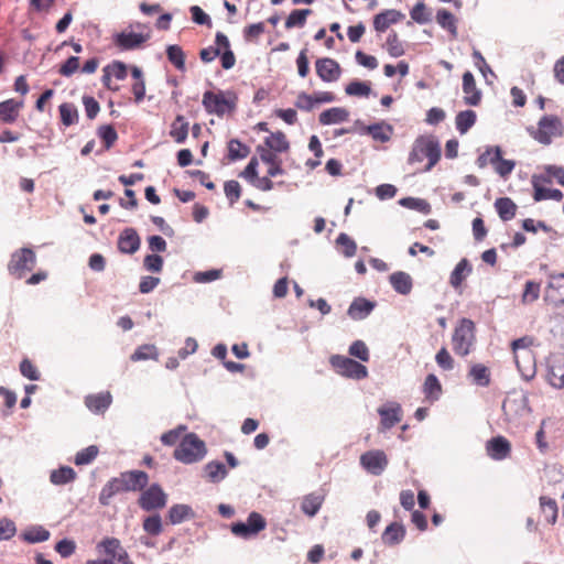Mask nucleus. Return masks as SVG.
<instances>
[{"instance_id": "50", "label": "nucleus", "mask_w": 564, "mask_h": 564, "mask_svg": "<svg viewBox=\"0 0 564 564\" xmlns=\"http://www.w3.org/2000/svg\"><path fill=\"white\" fill-rule=\"evenodd\" d=\"M97 134L104 142V145L107 150L113 147L118 139V133L111 124L100 126L98 128Z\"/></svg>"}, {"instance_id": "10", "label": "nucleus", "mask_w": 564, "mask_h": 564, "mask_svg": "<svg viewBox=\"0 0 564 564\" xmlns=\"http://www.w3.org/2000/svg\"><path fill=\"white\" fill-rule=\"evenodd\" d=\"M389 464L386 453L381 449H371L360 456V465L369 474L381 475Z\"/></svg>"}, {"instance_id": "1", "label": "nucleus", "mask_w": 564, "mask_h": 564, "mask_svg": "<svg viewBox=\"0 0 564 564\" xmlns=\"http://www.w3.org/2000/svg\"><path fill=\"white\" fill-rule=\"evenodd\" d=\"M427 159V163L422 171H431L441 159V147L438 141L433 135H420L412 145L409 153L408 163L416 165Z\"/></svg>"}, {"instance_id": "38", "label": "nucleus", "mask_w": 564, "mask_h": 564, "mask_svg": "<svg viewBox=\"0 0 564 564\" xmlns=\"http://www.w3.org/2000/svg\"><path fill=\"white\" fill-rule=\"evenodd\" d=\"M76 471L69 466H62L51 471L50 480L52 484L61 486L74 481Z\"/></svg>"}, {"instance_id": "39", "label": "nucleus", "mask_w": 564, "mask_h": 564, "mask_svg": "<svg viewBox=\"0 0 564 564\" xmlns=\"http://www.w3.org/2000/svg\"><path fill=\"white\" fill-rule=\"evenodd\" d=\"M324 497L316 494L305 496L301 502V510L308 517H314L321 509Z\"/></svg>"}, {"instance_id": "25", "label": "nucleus", "mask_w": 564, "mask_h": 564, "mask_svg": "<svg viewBox=\"0 0 564 564\" xmlns=\"http://www.w3.org/2000/svg\"><path fill=\"white\" fill-rule=\"evenodd\" d=\"M349 119V111L343 107H333L319 113L318 121L323 126L345 122Z\"/></svg>"}, {"instance_id": "36", "label": "nucleus", "mask_w": 564, "mask_h": 564, "mask_svg": "<svg viewBox=\"0 0 564 564\" xmlns=\"http://www.w3.org/2000/svg\"><path fill=\"white\" fill-rule=\"evenodd\" d=\"M468 376L476 386L488 387L490 384V371L482 364L473 365Z\"/></svg>"}, {"instance_id": "42", "label": "nucleus", "mask_w": 564, "mask_h": 564, "mask_svg": "<svg viewBox=\"0 0 564 564\" xmlns=\"http://www.w3.org/2000/svg\"><path fill=\"white\" fill-rule=\"evenodd\" d=\"M166 56L169 62L177 69H185V53L177 44H171L166 47Z\"/></svg>"}, {"instance_id": "16", "label": "nucleus", "mask_w": 564, "mask_h": 564, "mask_svg": "<svg viewBox=\"0 0 564 564\" xmlns=\"http://www.w3.org/2000/svg\"><path fill=\"white\" fill-rule=\"evenodd\" d=\"M140 248V237L135 229L126 228L119 236L118 239V249L122 253H134Z\"/></svg>"}, {"instance_id": "60", "label": "nucleus", "mask_w": 564, "mask_h": 564, "mask_svg": "<svg viewBox=\"0 0 564 564\" xmlns=\"http://www.w3.org/2000/svg\"><path fill=\"white\" fill-rule=\"evenodd\" d=\"M224 192H225L227 199L229 200V204L234 205L235 203H237L239 200V198L241 196V186H240L239 182L230 180V181L225 182Z\"/></svg>"}, {"instance_id": "35", "label": "nucleus", "mask_w": 564, "mask_h": 564, "mask_svg": "<svg viewBox=\"0 0 564 564\" xmlns=\"http://www.w3.org/2000/svg\"><path fill=\"white\" fill-rule=\"evenodd\" d=\"M471 272V265L467 259H462L452 271L449 283L453 288L457 289L462 285L463 281Z\"/></svg>"}, {"instance_id": "23", "label": "nucleus", "mask_w": 564, "mask_h": 564, "mask_svg": "<svg viewBox=\"0 0 564 564\" xmlns=\"http://www.w3.org/2000/svg\"><path fill=\"white\" fill-rule=\"evenodd\" d=\"M120 475L126 480L127 488L131 489V491L143 490L149 482V476L143 470H129Z\"/></svg>"}, {"instance_id": "27", "label": "nucleus", "mask_w": 564, "mask_h": 564, "mask_svg": "<svg viewBox=\"0 0 564 564\" xmlns=\"http://www.w3.org/2000/svg\"><path fill=\"white\" fill-rule=\"evenodd\" d=\"M23 104L14 99H8L0 102V121L3 123H13L20 113Z\"/></svg>"}, {"instance_id": "12", "label": "nucleus", "mask_w": 564, "mask_h": 564, "mask_svg": "<svg viewBox=\"0 0 564 564\" xmlns=\"http://www.w3.org/2000/svg\"><path fill=\"white\" fill-rule=\"evenodd\" d=\"M544 301L553 306L564 304V273L552 274L545 288Z\"/></svg>"}, {"instance_id": "63", "label": "nucleus", "mask_w": 564, "mask_h": 564, "mask_svg": "<svg viewBox=\"0 0 564 564\" xmlns=\"http://www.w3.org/2000/svg\"><path fill=\"white\" fill-rule=\"evenodd\" d=\"M435 360L443 370H452L454 368V359L445 347L437 351Z\"/></svg>"}, {"instance_id": "7", "label": "nucleus", "mask_w": 564, "mask_h": 564, "mask_svg": "<svg viewBox=\"0 0 564 564\" xmlns=\"http://www.w3.org/2000/svg\"><path fill=\"white\" fill-rule=\"evenodd\" d=\"M329 364L337 375L349 379L361 380L368 377V369L362 364L341 355H334Z\"/></svg>"}, {"instance_id": "64", "label": "nucleus", "mask_w": 564, "mask_h": 564, "mask_svg": "<svg viewBox=\"0 0 564 564\" xmlns=\"http://www.w3.org/2000/svg\"><path fill=\"white\" fill-rule=\"evenodd\" d=\"M20 372L22 373L23 377H25L30 380L36 381L40 379V372H39L37 368L28 358H24L21 361Z\"/></svg>"}, {"instance_id": "49", "label": "nucleus", "mask_w": 564, "mask_h": 564, "mask_svg": "<svg viewBox=\"0 0 564 564\" xmlns=\"http://www.w3.org/2000/svg\"><path fill=\"white\" fill-rule=\"evenodd\" d=\"M533 198L535 202L545 199L560 202L563 199V193L557 188H545L542 186L534 185Z\"/></svg>"}, {"instance_id": "3", "label": "nucleus", "mask_w": 564, "mask_h": 564, "mask_svg": "<svg viewBox=\"0 0 564 564\" xmlns=\"http://www.w3.org/2000/svg\"><path fill=\"white\" fill-rule=\"evenodd\" d=\"M476 325L469 318H462L452 336L453 350L456 355L465 357L470 354L476 341Z\"/></svg>"}, {"instance_id": "26", "label": "nucleus", "mask_w": 564, "mask_h": 564, "mask_svg": "<svg viewBox=\"0 0 564 564\" xmlns=\"http://www.w3.org/2000/svg\"><path fill=\"white\" fill-rule=\"evenodd\" d=\"M97 550L104 552L107 560L119 561L122 552H127L117 538H105L97 544Z\"/></svg>"}, {"instance_id": "54", "label": "nucleus", "mask_w": 564, "mask_h": 564, "mask_svg": "<svg viewBox=\"0 0 564 564\" xmlns=\"http://www.w3.org/2000/svg\"><path fill=\"white\" fill-rule=\"evenodd\" d=\"M336 243L341 248V252L345 257L350 258L356 254L357 245L347 234H339Z\"/></svg>"}, {"instance_id": "61", "label": "nucleus", "mask_w": 564, "mask_h": 564, "mask_svg": "<svg viewBox=\"0 0 564 564\" xmlns=\"http://www.w3.org/2000/svg\"><path fill=\"white\" fill-rule=\"evenodd\" d=\"M400 204L406 208L417 209L423 214H429L431 212V206L425 199L405 197L400 200Z\"/></svg>"}, {"instance_id": "51", "label": "nucleus", "mask_w": 564, "mask_h": 564, "mask_svg": "<svg viewBox=\"0 0 564 564\" xmlns=\"http://www.w3.org/2000/svg\"><path fill=\"white\" fill-rule=\"evenodd\" d=\"M158 349L154 345H142L135 349L130 358L132 361H141L148 359L158 360Z\"/></svg>"}, {"instance_id": "17", "label": "nucleus", "mask_w": 564, "mask_h": 564, "mask_svg": "<svg viewBox=\"0 0 564 564\" xmlns=\"http://www.w3.org/2000/svg\"><path fill=\"white\" fill-rule=\"evenodd\" d=\"M203 105L208 112H215L218 115L224 113L231 107L230 102L223 94H215L213 91H206L203 95Z\"/></svg>"}, {"instance_id": "62", "label": "nucleus", "mask_w": 564, "mask_h": 564, "mask_svg": "<svg viewBox=\"0 0 564 564\" xmlns=\"http://www.w3.org/2000/svg\"><path fill=\"white\" fill-rule=\"evenodd\" d=\"M349 354L361 361L369 360V349L362 340L354 341L349 347Z\"/></svg>"}, {"instance_id": "4", "label": "nucleus", "mask_w": 564, "mask_h": 564, "mask_svg": "<svg viewBox=\"0 0 564 564\" xmlns=\"http://www.w3.org/2000/svg\"><path fill=\"white\" fill-rule=\"evenodd\" d=\"M530 134L539 143L549 145L553 139L563 137L564 124L557 116L545 115L539 120L536 129L530 130Z\"/></svg>"}, {"instance_id": "11", "label": "nucleus", "mask_w": 564, "mask_h": 564, "mask_svg": "<svg viewBox=\"0 0 564 564\" xmlns=\"http://www.w3.org/2000/svg\"><path fill=\"white\" fill-rule=\"evenodd\" d=\"M149 40V34L133 31H122L113 34L112 41L116 47L121 51L140 48Z\"/></svg>"}, {"instance_id": "37", "label": "nucleus", "mask_w": 564, "mask_h": 564, "mask_svg": "<svg viewBox=\"0 0 564 564\" xmlns=\"http://www.w3.org/2000/svg\"><path fill=\"white\" fill-rule=\"evenodd\" d=\"M547 380L554 388H564V359L555 360L550 366Z\"/></svg>"}, {"instance_id": "58", "label": "nucleus", "mask_w": 564, "mask_h": 564, "mask_svg": "<svg viewBox=\"0 0 564 564\" xmlns=\"http://www.w3.org/2000/svg\"><path fill=\"white\" fill-rule=\"evenodd\" d=\"M98 453V447L96 445H90L78 452L74 462L77 466L90 464L97 457Z\"/></svg>"}, {"instance_id": "44", "label": "nucleus", "mask_w": 564, "mask_h": 564, "mask_svg": "<svg viewBox=\"0 0 564 564\" xmlns=\"http://www.w3.org/2000/svg\"><path fill=\"white\" fill-rule=\"evenodd\" d=\"M476 122V112L465 110L457 113L455 118L456 129L460 134H465Z\"/></svg>"}, {"instance_id": "43", "label": "nucleus", "mask_w": 564, "mask_h": 564, "mask_svg": "<svg viewBox=\"0 0 564 564\" xmlns=\"http://www.w3.org/2000/svg\"><path fill=\"white\" fill-rule=\"evenodd\" d=\"M312 14L311 9H295L285 20V29L303 28L306 23L307 17Z\"/></svg>"}, {"instance_id": "57", "label": "nucleus", "mask_w": 564, "mask_h": 564, "mask_svg": "<svg viewBox=\"0 0 564 564\" xmlns=\"http://www.w3.org/2000/svg\"><path fill=\"white\" fill-rule=\"evenodd\" d=\"M61 120L64 126L69 127L74 124L77 119V110L74 105L65 102L59 106Z\"/></svg>"}, {"instance_id": "20", "label": "nucleus", "mask_w": 564, "mask_h": 564, "mask_svg": "<svg viewBox=\"0 0 564 564\" xmlns=\"http://www.w3.org/2000/svg\"><path fill=\"white\" fill-rule=\"evenodd\" d=\"M464 101L469 106H477L481 100V91L476 87L473 73H464L463 76Z\"/></svg>"}, {"instance_id": "14", "label": "nucleus", "mask_w": 564, "mask_h": 564, "mask_svg": "<svg viewBox=\"0 0 564 564\" xmlns=\"http://www.w3.org/2000/svg\"><path fill=\"white\" fill-rule=\"evenodd\" d=\"M486 451L489 457L495 460H502L511 453V444L503 436H496L486 444Z\"/></svg>"}, {"instance_id": "52", "label": "nucleus", "mask_w": 564, "mask_h": 564, "mask_svg": "<svg viewBox=\"0 0 564 564\" xmlns=\"http://www.w3.org/2000/svg\"><path fill=\"white\" fill-rule=\"evenodd\" d=\"M541 284L534 281H527L522 293L521 302L530 304L535 302L540 296Z\"/></svg>"}, {"instance_id": "22", "label": "nucleus", "mask_w": 564, "mask_h": 564, "mask_svg": "<svg viewBox=\"0 0 564 564\" xmlns=\"http://www.w3.org/2000/svg\"><path fill=\"white\" fill-rule=\"evenodd\" d=\"M375 308V303L364 297H357L350 304L347 314L351 319L359 321L366 318Z\"/></svg>"}, {"instance_id": "5", "label": "nucleus", "mask_w": 564, "mask_h": 564, "mask_svg": "<svg viewBox=\"0 0 564 564\" xmlns=\"http://www.w3.org/2000/svg\"><path fill=\"white\" fill-rule=\"evenodd\" d=\"M206 454L205 443L195 433L183 437L174 451V458L184 464H192L203 459Z\"/></svg>"}, {"instance_id": "24", "label": "nucleus", "mask_w": 564, "mask_h": 564, "mask_svg": "<svg viewBox=\"0 0 564 564\" xmlns=\"http://www.w3.org/2000/svg\"><path fill=\"white\" fill-rule=\"evenodd\" d=\"M112 397L110 392H100L97 394H89L85 398L86 406L94 413L105 412L111 404Z\"/></svg>"}, {"instance_id": "15", "label": "nucleus", "mask_w": 564, "mask_h": 564, "mask_svg": "<svg viewBox=\"0 0 564 564\" xmlns=\"http://www.w3.org/2000/svg\"><path fill=\"white\" fill-rule=\"evenodd\" d=\"M215 48H219V53H221L220 62L223 68L230 69L234 67L236 57L230 48V43L227 35H225L223 32H217L215 36Z\"/></svg>"}, {"instance_id": "46", "label": "nucleus", "mask_w": 564, "mask_h": 564, "mask_svg": "<svg viewBox=\"0 0 564 564\" xmlns=\"http://www.w3.org/2000/svg\"><path fill=\"white\" fill-rule=\"evenodd\" d=\"M207 478L213 482H218L227 476L226 466L220 462H210L205 466Z\"/></svg>"}, {"instance_id": "18", "label": "nucleus", "mask_w": 564, "mask_h": 564, "mask_svg": "<svg viewBox=\"0 0 564 564\" xmlns=\"http://www.w3.org/2000/svg\"><path fill=\"white\" fill-rule=\"evenodd\" d=\"M257 152H258L261 161L269 165V169L267 171L269 176H278V175H282L284 173V170L282 167V161L276 155V153L269 151L267 148H264L262 145H259L257 148Z\"/></svg>"}, {"instance_id": "45", "label": "nucleus", "mask_w": 564, "mask_h": 564, "mask_svg": "<svg viewBox=\"0 0 564 564\" xmlns=\"http://www.w3.org/2000/svg\"><path fill=\"white\" fill-rule=\"evenodd\" d=\"M250 153L248 145L241 143L237 139H232L228 142V159L229 161H237L247 158Z\"/></svg>"}, {"instance_id": "28", "label": "nucleus", "mask_w": 564, "mask_h": 564, "mask_svg": "<svg viewBox=\"0 0 564 564\" xmlns=\"http://www.w3.org/2000/svg\"><path fill=\"white\" fill-rule=\"evenodd\" d=\"M405 529L401 523L392 522L383 531L381 539L386 545H397L403 541Z\"/></svg>"}, {"instance_id": "9", "label": "nucleus", "mask_w": 564, "mask_h": 564, "mask_svg": "<svg viewBox=\"0 0 564 564\" xmlns=\"http://www.w3.org/2000/svg\"><path fill=\"white\" fill-rule=\"evenodd\" d=\"M267 527L265 519L258 512H251L247 522H238L231 525V532L240 538H249L258 534Z\"/></svg>"}, {"instance_id": "48", "label": "nucleus", "mask_w": 564, "mask_h": 564, "mask_svg": "<svg viewBox=\"0 0 564 564\" xmlns=\"http://www.w3.org/2000/svg\"><path fill=\"white\" fill-rule=\"evenodd\" d=\"M142 528L149 535H160L163 531V524L160 514L156 513L147 517L142 522Z\"/></svg>"}, {"instance_id": "40", "label": "nucleus", "mask_w": 564, "mask_h": 564, "mask_svg": "<svg viewBox=\"0 0 564 564\" xmlns=\"http://www.w3.org/2000/svg\"><path fill=\"white\" fill-rule=\"evenodd\" d=\"M122 492V488L119 487V484L116 479V477L109 479L106 485L102 487L100 494H99V503L101 506H109L110 505V501L111 499L118 495V494H121Z\"/></svg>"}, {"instance_id": "56", "label": "nucleus", "mask_w": 564, "mask_h": 564, "mask_svg": "<svg viewBox=\"0 0 564 564\" xmlns=\"http://www.w3.org/2000/svg\"><path fill=\"white\" fill-rule=\"evenodd\" d=\"M345 91L349 96L367 97L369 96L371 88L370 84L367 82L354 80L346 86Z\"/></svg>"}, {"instance_id": "6", "label": "nucleus", "mask_w": 564, "mask_h": 564, "mask_svg": "<svg viewBox=\"0 0 564 564\" xmlns=\"http://www.w3.org/2000/svg\"><path fill=\"white\" fill-rule=\"evenodd\" d=\"M35 252L31 248H21L11 254L8 271L15 279H22L35 268Z\"/></svg>"}, {"instance_id": "29", "label": "nucleus", "mask_w": 564, "mask_h": 564, "mask_svg": "<svg viewBox=\"0 0 564 564\" xmlns=\"http://www.w3.org/2000/svg\"><path fill=\"white\" fill-rule=\"evenodd\" d=\"M263 147L273 153H282L290 149V143L283 132L276 131L270 133V135L264 139Z\"/></svg>"}, {"instance_id": "32", "label": "nucleus", "mask_w": 564, "mask_h": 564, "mask_svg": "<svg viewBox=\"0 0 564 564\" xmlns=\"http://www.w3.org/2000/svg\"><path fill=\"white\" fill-rule=\"evenodd\" d=\"M389 280L392 288L400 294L406 295L412 290V279L410 274L403 271L392 273Z\"/></svg>"}, {"instance_id": "19", "label": "nucleus", "mask_w": 564, "mask_h": 564, "mask_svg": "<svg viewBox=\"0 0 564 564\" xmlns=\"http://www.w3.org/2000/svg\"><path fill=\"white\" fill-rule=\"evenodd\" d=\"M404 18L401 11L389 9L384 10L373 18V28L377 32H384L391 24L398 23Z\"/></svg>"}, {"instance_id": "53", "label": "nucleus", "mask_w": 564, "mask_h": 564, "mask_svg": "<svg viewBox=\"0 0 564 564\" xmlns=\"http://www.w3.org/2000/svg\"><path fill=\"white\" fill-rule=\"evenodd\" d=\"M411 19L419 23L425 24L432 21V13L426 11V7L423 2H417L410 11Z\"/></svg>"}, {"instance_id": "2", "label": "nucleus", "mask_w": 564, "mask_h": 564, "mask_svg": "<svg viewBox=\"0 0 564 564\" xmlns=\"http://www.w3.org/2000/svg\"><path fill=\"white\" fill-rule=\"evenodd\" d=\"M533 341V337L523 336L511 343L516 365L527 379L532 378L535 373L534 357L530 349Z\"/></svg>"}, {"instance_id": "33", "label": "nucleus", "mask_w": 564, "mask_h": 564, "mask_svg": "<svg viewBox=\"0 0 564 564\" xmlns=\"http://www.w3.org/2000/svg\"><path fill=\"white\" fill-rule=\"evenodd\" d=\"M170 135L176 143L185 142L188 135V122L185 120L184 116H176L171 124Z\"/></svg>"}, {"instance_id": "31", "label": "nucleus", "mask_w": 564, "mask_h": 564, "mask_svg": "<svg viewBox=\"0 0 564 564\" xmlns=\"http://www.w3.org/2000/svg\"><path fill=\"white\" fill-rule=\"evenodd\" d=\"M495 208H496L499 217L503 221H508V220H511L512 218H514L518 206L511 198L500 197V198L496 199Z\"/></svg>"}, {"instance_id": "59", "label": "nucleus", "mask_w": 564, "mask_h": 564, "mask_svg": "<svg viewBox=\"0 0 564 564\" xmlns=\"http://www.w3.org/2000/svg\"><path fill=\"white\" fill-rule=\"evenodd\" d=\"M386 47L389 54L393 57H399L404 53L403 44L399 40L398 34L392 31L386 41Z\"/></svg>"}, {"instance_id": "21", "label": "nucleus", "mask_w": 564, "mask_h": 564, "mask_svg": "<svg viewBox=\"0 0 564 564\" xmlns=\"http://www.w3.org/2000/svg\"><path fill=\"white\" fill-rule=\"evenodd\" d=\"M362 132L370 135L375 141L386 143L390 141L393 134V128L391 124L381 121L375 124L364 127Z\"/></svg>"}, {"instance_id": "55", "label": "nucleus", "mask_w": 564, "mask_h": 564, "mask_svg": "<svg viewBox=\"0 0 564 564\" xmlns=\"http://www.w3.org/2000/svg\"><path fill=\"white\" fill-rule=\"evenodd\" d=\"M50 532L43 527H33L23 533V539L29 543H39L48 540Z\"/></svg>"}, {"instance_id": "13", "label": "nucleus", "mask_w": 564, "mask_h": 564, "mask_svg": "<svg viewBox=\"0 0 564 564\" xmlns=\"http://www.w3.org/2000/svg\"><path fill=\"white\" fill-rule=\"evenodd\" d=\"M381 417L380 426L382 431L390 430L402 420V408L397 402H389L378 409Z\"/></svg>"}, {"instance_id": "34", "label": "nucleus", "mask_w": 564, "mask_h": 564, "mask_svg": "<svg viewBox=\"0 0 564 564\" xmlns=\"http://www.w3.org/2000/svg\"><path fill=\"white\" fill-rule=\"evenodd\" d=\"M540 508L545 522L553 525L556 522L558 514L556 501L550 497L542 496L540 497Z\"/></svg>"}, {"instance_id": "30", "label": "nucleus", "mask_w": 564, "mask_h": 564, "mask_svg": "<svg viewBox=\"0 0 564 564\" xmlns=\"http://www.w3.org/2000/svg\"><path fill=\"white\" fill-rule=\"evenodd\" d=\"M423 393L425 399L433 403L437 401L442 394V384L435 375H427L423 383Z\"/></svg>"}, {"instance_id": "8", "label": "nucleus", "mask_w": 564, "mask_h": 564, "mask_svg": "<svg viewBox=\"0 0 564 564\" xmlns=\"http://www.w3.org/2000/svg\"><path fill=\"white\" fill-rule=\"evenodd\" d=\"M167 496L160 485L153 484L148 489L142 490L138 505L144 511L159 510L165 507Z\"/></svg>"}, {"instance_id": "47", "label": "nucleus", "mask_w": 564, "mask_h": 564, "mask_svg": "<svg viewBox=\"0 0 564 564\" xmlns=\"http://www.w3.org/2000/svg\"><path fill=\"white\" fill-rule=\"evenodd\" d=\"M437 23L453 35L457 34L456 20L453 13L446 9H440L436 13Z\"/></svg>"}, {"instance_id": "41", "label": "nucleus", "mask_w": 564, "mask_h": 564, "mask_svg": "<svg viewBox=\"0 0 564 564\" xmlns=\"http://www.w3.org/2000/svg\"><path fill=\"white\" fill-rule=\"evenodd\" d=\"M193 516L194 512L189 506L174 505L169 510L167 519L172 524H178Z\"/></svg>"}]
</instances>
